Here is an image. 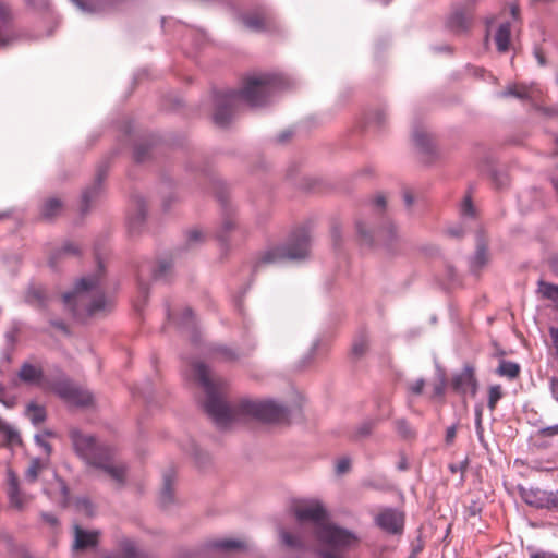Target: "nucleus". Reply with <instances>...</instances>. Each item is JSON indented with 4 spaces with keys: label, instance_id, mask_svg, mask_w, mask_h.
I'll return each instance as SVG.
<instances>
[{
    "label": "nucleus",
    "instance_id": "f257e3e1",
    "mask_svg": "<svg viewBox=\"0 0 558 558\" xmlns=\"http://www.w3.org/2000/svg\"><path fill=\"white\" fill-rule=\"evenodd\" d=\"M192 372L206 393L204 409L219 427H229L234 423L250 420L269 423L287 421V409L272 401L242 399L232 405L228 404L225 400L226 381L219 377H213L203 363H194Z\"/></svg>",
    "mask_w": 558,
    "mask_h": 558
},
{
    "label": "nucleus",
    "instance_id": "f03ea898",
    "mask_svg": "<svg viewBox=\"0 0 558 558\" xmlns=\"http://www.w3.org/2000/svg\"><path fill=\"white\" fill-rule=\"evenodd\" d=\"M293 513L298 521L314 524L319 558H344V553L359 542L352 532L327 522V511L318 500L295 502Z\"/></svg>",
    "mask_w": 558,
    "mask_h": 558
},
{
    "label": "nucleus",
    "instance_id": "7ed1b4c3",
    "mask_svg": "<svg viewBox=\"0 0 558 558\" xmlns=\"http://www.w3.org/2000/svg\"><path fill=\"white\" fill-rule=\"evenodd\" d=\"M277 83V78L268 74H254L245 77L240 90H231L217 97L214 113L215 124L220 128L227 126L242 102L251 107L265 105Z\"/></svg>",
    "mask_w": 558,
    "mask_h": 558
},
{
    "label": "nucleus",
    "instance_id": "20e7f679",
    "mask_svg": "<svg viewBox=\"0 0 558 558\" xmlns=\"http://www.w3.org/2000/svg\"><path fill=\"white\" fill-rule=\"evenodd\" d=\"M70 439L75 453L87 465L104 471L118 486L124 484L126 469L116 460V450L112 447L98 444L93 435L76 428L70 430Z\"/></svg>",
    "mask_w": 558,
    "mask_h": 558
},
{
    "label": "nucleus",
    "instance_id": "39448f33",
    "mask_svg": "<svg viewBox=\"0 0 558 558\" xmlns=\"http://www.w3.org/2000/svg\"><path fill=\"white\" fill-rule=\"evenodd\" d=\"M102 274L104 267L99 264L95 275L82 278L71 293L63 295L65 305L71 306L75 315H99L111 307V301L105 296Z\"/></svg>",
    "mask_w": 558,
    "mask_h": 558
},
{
    "label": "nucleus",
    "instance_id": "423d86ee",
    "mask_svg": "<svg viewBox=\"0 0 558 558\" xmlns=\"http://www.w3.org/2000/svg\"><path fill=\"white\" fill-rule=\"evenodd\" d=\"M310 252V235L305 229L295 231L286 245H276L265 250L256 260V268L279 264L286 260L303 259Z\"/></svg>",
    "mask_w": 558,
    "mask_h": 558
},
{
    "label": "nucleus",
    "instance_id": "0eeeda50",
    "mask_svg": "<svg viewBox=\"0 0 558 558\" xmlns=\"http://www.w3.org/2000/svg\"><path fill=\"white\" fill-rule=\"evenodd\" d=\"M523 501L537 509L558 510V492L544 490L538 487L519 486Z\"/></svg>",
    "mask_w": 558,
    "mask_h": 558
},
{
    "label": "nucleus",
    "instance_id": "6e6552de",
    "mask_svg": "<svg viewBox=\"0 0 558 558\" xmlns=\"http://www.w3.org/2000/svg\"><path fill=\"white\" fill-rule=\"evenodd\" d=\"M375 523L389 534H402L404 529V514L397 509L384 508L375 517Z\"/></svg>",
    "mask_w": 558,
    "mask_h": 558
},
{
    "label": "nucleus",
    "instance_id": "1a4fd4ad",
    "mask_svg": "<svg viewBox=\"0 0 558 558\" xmlns=\"http://www.w3.org/2000/svg\"><path fill=\"white\" fill-rule=\"evenodd\" d=\"M60 398L73 405L85 407L92 403L93 397L89 391L84 390L69 381H61L54 387Z\"/></svg>",
    "mask_w": 558,
    "mask_h": 558
},
{
    "label": "nucleus",
    "instance_id": "9d476101",
    "mask_svg": "<svg viewBox=\"0 0 558 558\" xmlns=\"http://www.w3.org/2000/svg\"><path fill=\"white\" fill-rule=\"evenodd\" d=\"M451 388L457 393H471L474 396L477 389L474 369L471 366H465L460 373L453 375L451 378Z\"/></svg>",
    "mask_w": 558,
    "mask_h": 558
},
{
    "label": "nucleus",
    "instance_id": "9b49d317",
    "mask_svg": "<svg viewBox=\"0 0 558 558\" xmlns=\"http://www.w3.org/2000/svg\"><path fill=\"white\" fill-rule=\"evenodd\" d=\"M356 229L360 236L365 242L369 243H372L373 241H381L385 243H389L395 238V229L392 225H388L379 229H374L373 227L367 226L363 221H357Z\"/></svg>",
    "mask_w": 558,
    "mask_h": 558
},
{
    "label": "nucleus",
    "instance_id": "f8f14e48",
    "mask_svg": "<svg viewBox=\"0 0 558 558\" xmlns=\"http://www.w3.org/2000/svg\"><path fill=\"white\" fill-rule=\"evenodd\" d=\"M8 496L10 499V504L15 509H23L24 506L29 501V498L23 494H21L19 489V481L15 473L11 470L8 471Z\"/></svg>",
    "mask_w": 558,
    "mask_h": 558
},
{
    "label": "nucleus",
    "instance_id": "ddd939ff",
    "mask_svg": "<svg viewBox=\"0 0 558 558\" xmlns=\"http://www.w3.org/2000/svg\"><path fill=\"white\" fill-rule=\"evenodd\" d=\"M17 377L25 384L39 386L44 379V371L40 365L25 362L22 364Z\"/></svg>",
    "mask_w": 558,
    "mask_h": 558
},
{
    "label": "nucleus",
    "instance_id": "4468645a",
    "mask_svg": "<svg viewBox=\"0 0 558 558\" xmlns=\"http://www.w3.org/2000/svg\"><path fill=\"white\" fill-rule=\"evenodd\" d=\"M207 547L209 549L229 553L235 550H245L247 548V543L242 539L222 538L208 542Z\"/></svg>",
    "mask_w": 558,
    "mask_h": 558
},
{
    "label": "nucleus",
    "instance_id": "2eb2a0df",
    "mask_svg": "<svg viewBox=\"0 0 558 558\" xmlns=\"http://www.w3.org/2000/svg\"><path fill=\"white\" fill-rule=\"evenodd\" d=\"M472 21V13L464 9L454 10L448 19V26L454 32L465 31Z\"/></svg>",
    "mask_w": 558,
    "mask_h": 558
},
{
    "label": "nucleus",
    "instance_id": "dca6fc26",
    "mask_svg": "<svg viewBox=\"0 0 558 558\" xmlns=\"http://www.w3.org/2000/svg\"><path fill=\"white\" fill-rule=\"evenodd\" d=\"M98 539V533L86 532L80 526H75V542L74 547L76 549H85L87 547L95 546Z\"/></svg>",
    "mask_w": 558,
    "mask_h": 558
},
{
    "label": "nucleus",
    "instance_id": "f3484780",
    "mask_svg": "<svg viewBox=\"0 0 558 558\" xmlns=\"http://www.w3.org/2000/svg\"><path fill=\"white\" fill-rule=\"evenodd\" d=\"M510 23L500 24L495 35V43L499 52L504 53L508 51L510 45Z\"/></svg>",
    "mask_w": 558,
    "mask_h": 558
},
{
    "label": "nucleus",
    "instance_id": "a211bd4d",
    "mask_svg": "<svg viewBox=\"0 0 558 558\" xmlns=\"http://www.w3.org/2000/svg\"><path fill=\"white\" fill-rule=\"evenodd\" d=\"M62 209V202L57 197H50L41 205L40 214L45 219H53L61 214Z\"/></svg>",
    "mask_w": 558,
    "mask_h": 558
},
{
    "label": "nucleus",
    "instance_id": "6ab92c4d",
    "mask_svg": "<svg viewBox=\"0 0 558 558\" xmlns=\"http://www.w3.org/2000/svg\"><path fill=\"white\" fill-rule=\"evenodd\" d=\"M25 300L32 306L44 307L47 302V294L45 289L40 287H32L28 289Z\"/></svg>",
    "mask_w": 558,
    "mask_h": 558
},
{
    "label": "nucleus",
    "instance_id": "aec40b11",
    "mask_svg": "<svg viewBox=\"0 0 558 558\" xmlns=\"http://www.w3.org/2000/svg\"><path fill=\"white\" fill-rule=\"evenodd\" d=\"M244 25L252 31H264L269 25V19L264 14L247 15L243 19Z\"/></svg>",
    "mask_w": 558,
    "mask_h": 558
},
{
    "label": "nucleus",
    "instance_id": "412c9836",
    "mask_svg": "<svg viewBox=\"0 0 558 558\" xmlns=\"http://www.w3.org/2000/svg\"><path fill=\"white\" fill-rule=\"evenodd\" d=\"M26 416L35 425L43 423L46 420V409L35 402H31L25 412Z\"/></svg>",
    "mask_w": 558,
    "mask_h": 558
},
{
    "label": "nucleus",
    "instance_id": "4be33fe9",
    "mask_svg": "<svg viewBox=\"0 0 558 558\" xmlns=\"http://www.w3.org/2000/svg\"><path fill=\"white\" fill-rule=\"evenodd\" d=\"M497 374L508 377L509 379H514L520 374V365L511 361H501L497 368Z\"/></svg>",
    "mask_w": 558,
    "mask_h": 558
},
{
    "label": "nucleus",
    "instance_id": "5701e85b",
    "mask_svg": "<svg viewBox=\"0 0 558 558\" xmlns=\"http://www.w3.org/2000/svg\"><path fill=\"white\" fill-rule=\"evenodd\" d=\"M174 474L167 473L163 476V487L160 494V501L163 506L170 504L173 499V488H172V482H173Z\"/></svg>",
    "mask_w": 558,
    "mask_h": 558
},
{
    "label": "nucleus",
    "instance_id": "b1692460",
    "mask_svg": "<svg viewBox=\"0 0 558 558\" xmlns=\"http://www.w3.org/2000/svg\"><path fill=\"white\" fill-rule=\"evenodd\" d=\"M489 255L485 243L480 242L477 245L476 253L472 260V268L474 270L481 269L488 263Z\"/></svg>",
    "mask_w": 558,
    "mask_h": 558
},
{
    "label": "nucleus",
    "instance_id": "393cba45",
    "mask_svg": "<svg viewBox=\"0 0 558 558\" xmlns=\"http://www.w3.org/2000/svg\"><path fill=\"white\" fill-rule=\"evenodd\" d=\"M44 466L45 465L40 461V459H38V458L32 459L29 462V465L25 472L26 480L32 483L36 482V480L38 478V475L43 471Z\"/></svg>",
    "mask_w": 558,
    "mask_h": 558
},
{
    "label": "nucleus",
    "instance_id": "a878e982",
    "mask_svg": "<svg viewBox=\"0 0 558 558\" xmlns=\"http://www.w3.org/2000/svg\"><path fill=\"white\" fill-rule=\"evenodd\" d=\"M396 430L400 435V437L404 439H412L415 437V432L412 426L403 418L397 420L395 422Z\"/></svg>",
    "mask_w": 558,
    "mask_h": 558
},
{
    "label": "nucleus",
    "instance_id": "bb28decb",
    "mask_svg": "<svg viewBox=\"0 0 558 558\" xmlns=\"http://www.w3.org/2000/svg\"><path fill=\"white\" fill-rule=\"evenodd\" d=\"M539 291L542 292L544 298L551 300L558 304V286L541 281Z\"/></svg>",
    "mask_w": 558,
    "mask_h": 558
},
{
    "label": "nucleus",
    "instance_id": "cd10ccee",
    "mask_svg": "<svg viewBox=\"0 0 558 558\" xmlns=\"http://www.w3.org/2000/svg\"><path fill=\"white\" fill-rule=\"evenodd\" d=\"M235 226H236L235 219L233 218V216L228 215L227 217L223 218L221 227L217 233V236L221 241H226L228 233L231 232L232 230H234Z\"/></svg>",
    "mask_w": 558,
    "mask_h": 558
},
{
    "label": "nucleus",
    "instance_id": "c85d7f7f",
    "mask_svg": "<svg viewBox=\"0 0 558 558\" xmlns=\"http://www.w3.org/2000/svg\"><path fill=\"white\" fill-rule=\"evenodd\" d=\"M281 538H282V542L284 543V545H287L290 548L299 549V548H302L304 546V543L301 539V537L298 536V535H294L292 533L283 531L281 533Z\"/></svg>",
    "mask_w": 558,
    "mask_h": 558
},
{
    "label": "nucleus",
    "instance_id": "c756f323",
    "mask_svg": "<svg viewBox=\"0 0 558 558\" xmlns=\"http://www.w3.org/2000/svg\"><path fill=\"white\" fill-rule=\"evenodd\" d=\"M98 194H99L98 184H95L93 187L84 191V193L82 195V205H81L82 211L87 210L88 204L90 202H93L98 196Z\"/></svg>",
    "mask_w": 558,
    "mask_h": 558
},
{
    "label": "nucleus",
    "instance_id": "7c9ffc66",
    "mask_svg": "<svg viewBox=\"0 0 558 558\" xmlns=\"http://www.w3.org/2000/svg\"><path fill=\"white\" fill-rule=\"evenodd\" d=\"M117 558H146L143 554L138 553L133 543L125 542L122 545V553Z\"/></svg>",
    "mask_w": 558,
    "mask_h": 558
},
{
    "label": "nucleus",
    "instance_id": "2f4dec72",
    "mask_svg": "<svg viewBox=\"0 0 558 558\" xmlns=\"http://www.w3.org/2000/svg\"><path fill=\"white\" fill-rule=\"evenodd\" d=\"M415 144L424 150H428L430 148V137L424 131H415L413 135Z\"/></svg>",
    "mask_w": 558,
    "mask_h": 558
},
{
    "label": "nucleus",
    "instance_id": "473e14b6",
    "mask_svg": "<svg viewBox=\"0 0 558 558\" xmlns=\"http://www.w3.org/2000/svg\"><path fill=\"white\" fill-rule=\"evenodd\" d=\"M502 397V390L499 385L492 386L488 391V407L490 410H494L496 408L497 402Z\"/></svg>",
    "mask_w": 558,
    "mask_h": 558
},
{
    "label": "nucleus",
    "instance_id": "72a5a7b5",
    "mask_svg": "<svg viewBox=\"0 0 558 558\" xmlns=\"http://www.w3.org/2000/svg\"><path fill=\"white\" fill-rule=\"evenodd\" d=\"M368 349V341L365 337H360L356 339L352 345V353L360 357L362 356Z\"/></svg>",
    "mask_w": 558,
    "mask_h": 558
},
{
    "label": "nucleus",
    "instance_id": "f704fd0d",
    "mask_svg": "<svg viewBox=\"0 0 558 558\" xmlns=\"http://www.w3.org/2000/svg\"><path fill=\"white\" fill-rule=\"evenodd\" d=\"M0 433L4 435L9 442H14L19 439V434L7 423L0 418Z\"/></svg>",
    "mask_w": 558,
    "mask_h": 558
},
{
    "label": "nucleus",
    "instance_id": "c9c22d12",
    "mask_svg": "<svg viewBox=\"0 0 558 558\" xmlns=\"http://www.w3.org/2000/svg\"><path fill=\"white\" fill-rule=\"evenodd\" d=\"M529 95V89L525 86L514 85L509 87L502 93V96H514L517 98H525Z\"/></svg>",
    "mask_w": 558,
    "mask_h": 558
},
{
    "label": "nucleus",
    "instance_id": "e433bc0d",
    "mask_svg": "<svg viewBox=\"0 0 558 558\" xmlns=\"http://www.w3.org/2000/svg\"><path fill=\"white\" fill-rule=\"evenodd\" d=\"M425 387V380L423 378L407 384V390L413 396H420Z\"/></svg>",
    "mask_w": 558,
    "mask_h": 558
},
{
    "label": "nucleus",
    "instance_id": "4c0bfd02",
    "mask_svg": "<svg viewBox=\"0 0 558 558\" xmlns=\"http://www.w3.org/2000/svg\"><path fill=\"white\" fill-rule=\"evenodd\" d=\"M461 214L463 216L474 217L476 214L475 207L473 206L472 199L470 196H466L461 204Z\"/></svg>",
    "mask_w": 558,
    "mask_h": 558
},
{
    "label": "nucleus",
    "instance_id": "58836bf2",
    "mask_svg": "<svg viewBox=\"0 0 558 558\" xmlns=\"http://www.w3.org/2000/svg\"><path fill=\"white\" fill-rule=\"evenodd\" d=\"M77 509L83 512L84 514L86 515H92L94 513V506L93 504L86 499V498H83V499H80L77 500Z\"/></svg>",
    "mask_w": 558,
    "mask_h": 558
},
{
    "label": "nucleus",
    "instance_id": "ea45409f",
    "mask_svg": "<svg viewBox=\"0 0 558 558\" xmlns=\"http://www.w3.org/2000/svg\"><path fill=\"white\" fill-rule=\"evenodd\" d=\"M54 485L60 490V502L64 505L66 502L68 496H69L68 486L65 485L64 481H62L58 477L54 481Z\"/></svg>",
    "mask_w": 558,
    "mask_h": 558
},
{
    "label": "nucleus",
    "instance_id": "a19ab883",
    "mask_svg": "<svg viewBox=\"0 0 558 558\" xmlns=\"http://www.w3.org/2000/svg\"><path fill=\"white\" fill-rule=\"evenodd\" d=\"M170 269V265L166 262H161L157 267L153 269L154 279H160L166 275L167 270Z\"/></svg>",
    "mask_w": 558,
    "mask_h": 558
},
{
    "label": "nucleus",
    "instance_id": "79ce46f5",
    "mask_svg": "<svg viewBox=\"0 0 558 558\" xmlns=\"http://www.w3.org/2000/svg\"><path fill=\"white\" fill-rule=\"evenodd\" d=\"M350 459L348 458H341L337 461L336 464V472L338 474H344L350 470Z\"/></svg>",
    "mask_w": 558,
    "mask_h": 558
},
{
    "label": "nucleus",
    "instance_id": "37998d69",
    "mask_svg": "<svg viewBox=\"0 0 558 558\" xmlns=\"http://www.w3.org/2000/svg\"><path fill=\"white\" fill-rule=\"evenodd\" d=\"M78 253V247L77 245L73 244V243H66L64 244L61 250L58 252V255L59 256H62V255H75Z\"/></svg>",
    "mask_w": 558,
    "mask_h": 558
},
{
    "label": "nucleus",
    "instance_id": "c03bdc74",
    "mask_svg": "<svg viewBox=\"0 0 558 558\" xmlns=\"http://www.w3.org/2000/svg\"><path fill=\"white\" fill-rule=\"evenodd\" d=\"M538 434L542 437H554L558 435V424L541 428Z\"/></svg>",
    "mask_w": 558,
    "mask_h": 558
},
{
    "label": "nucleus",
    "instance_id": "a18cd8bd",
    "mask_svg": "<svg viewBox=\"0 0 558 558\" xmlns=\"http://www.w3.org/2000/svg\"><path fill=\"white\" fill-rule=\"evenodd\" d=\"M204 239V234L201 230L194 229L189 231L187 233V241L189 243H196Z\"/></svg>",
    "mask_w": 558,
    "mask_h": 558
},
{
    "label": "nucleus",
    "instance_id": "49530a36",
    "mask_svg": "<svg viewBox=\"0 0 558 558\" xmlns=\"http://www.w3.org/2000/svg\"><path fill=\"white\" fill-rule=\"evenodd\" d=\"M445 389H446V380L442 378L438 384L434 385L433 396L434 397H441V396H444Z\"/></svg>",
    "mask_w": 558,
    "mask_h": 558
},
{
    "label": "nucleus",
    "instance_id": "de8ad7c7",
    "mask_svg": "<svg viewBox=\"0 0 558 558\" xmlns=\"http://www.w3.org/2000/svg\"><path fill=\"white\" fill-rule=\"evenodd\" d=\"M549 389L553 398L558 402V378L553 377L549 381Z\"/></svg>",
    "mask_w": 558,
    "mask_h": 558
},
{
    "label": "nucleus",
    "instance_id": "09e8293b",
    "mask_svg": "<svg viewBox=\"0 0 558 558\" xmlns=\"http://www.w3.org/2000/svg\"><path fill=\"white\" fill-rule=\"evenodd\" d=\"M530 558H558V555L550 551H534L530 555Z\"/></svg>",
    "mask_w": 558,
    "mask_h": 558
},
{
    "label": "nucleus",
    "instance_id": "8fccbe9b",
    "mask_svg": "<svg viewBox=\"0 0 558 558\" xmlns=\"http://www.w3.org/2000/svg\"><path fill=\"white\" fill-rule=\"evenodd\" d=\"M374 426H375V424L373 422H367L361 426V428L359 429V434L361 436L369 435L371 432L373 430Z\"/></svg>",
    "mask_w": 558,
    "mask_h": 558
},
{
    "label": "nucleus",
    "instance_id": "3c124183",
    "mask_svg": "<svg viewBox=\"0 0 558 558\" xmlns=\"http://www.w3.org/2000/svg\"><path fill=\"white\" fill-rule=\"evenodd\" d=\"M457 435L456 426H450L446 430V442L452 444Z\"/></svg>",
    "mask_w": 558,
    "mask_h": 558
},
{
    "label": "nucleus",
    "instance_id": "603ef678",
    "mask_svg": "<svg viewBox=\"0 0 558 558\" xmlns=\"http://www.w3.org/2000/svg\"><path fill=\"white\" fill-rule=\"evenodd\" d=\"M10 20V14L4 8H0V27L7 24Z\"/></svg>",
    "mask_w": 558,
    "mask_h": 558
},
{
    "label": "nucleus",
    "instance_id": "864d4df0",
    "mask_svg": "<svg viewBox=\"0 0 558 558\" xmlns=\"http://www.w3.org/2000/svg\"><path fill=\"white\" fill-rule=\"evenodd\" d=\"M183 319H184V324H186V325L193 324V313H192L191 308H185L183 311Z\"/></svg>",
    "mask_w": 558,
    "mask_h": 558
},
{
    "label": "nucleus",
    "instance_id": "5fc2aeb1",
    "mask_svg": "<svg viewBox=\"0 0 558 558\" xmlns=\"http://www.w3.org/2000/svg\"><path fill=\"white\" fill-rule=\"evenodd\" d=\"M548 333H549L550 342L556 341V339H558V326H550L548 328Z\"/></svg>",
    "mask_w": 558,
    "mask_h": 558
},
{
    "label": "nucleus",
    "instance_id": "6e6d98bb",
    "mask_svg": "<svg viewBox=\"0 0 558 558\" xmlns=\"http://www.w3.org/2000/svg\"><path fill=\"white\" fill-rule=\"evenodd\" d=\"M41 517H43V519H44L47 523H49V524H51V525L57 524V518H56L53 514H51V513H43V514H41Z\"/></svg>",
    "mask_w": 558,
    "mask_h": 558
},
{
    "label": "nucleus",
    "instance_id": "4d7b16f0",
    "mask_svg": "<svg viewBox=\"0 0 558 558\" xmlns=\"http://www.w3.org/2000/svg\"><path fill=\"white\" fill-rule=\"evenodd\" d=\"M375 205L377 208L379 209H384L385 205H386V198L385 196L383 195H378L376 198H375Z\"/></svg>",
    "mask_w": 558,
    "mask_h": 558
},
{
    "label": "nucleus",
    "instance_id": "13d9d810",
    "mask_svg": "<svg viewBox=\"0 0 558 558\" xmlns=\"http://www.w3.org/2000/svg\"><path fill=\"white\" fill-rule=\"evenodd\" d=\"M222 354H223L225 360H228V361H232V360L236 359V354L233 351L228 350V349H225L222 351Z\"/></svg>",
    "mask_w": 558,
    "mask_h": 558
},
{
    "label": "nucleus",
    "instance_id": "bf43d9fd",
    "mask_svg": "<svg viewBox=\"0 0 558 558\" xmlns=\"http://www.w3.org/2000/svg\"><path fill=\"white\" fill-rule=\"evenodd\" d=\"M535 56H536V58H537V60H538V63H539L541 65H544V64H545V58H544V56H543V53H542L541 49H535Z\"/></svg>",
    "mask_w": 558,
    "mask_h": 558
},
{
    "label": "nucleus",
    "instance_id": "052dcab7",
    "mask_svg": "<svg viewBox=\"0 0 558 558\" xmlns=\"http://www.w3.org/2000/svg\"><path fill=\"white\" fill-rule=\"evenodd\" d=\"M38 444L45 449L47 454L51 453V446H50V444H48L46 441H43V440H39V439H38Z\"/></svg>",
    "mask_w": 558,
    "mask_h": 558
},
{
    "label": "nucleus",
    "instance_id": "680f3d73",
    "mask_svg": "<svg viewBox=\"0 0 558 558\" xmlns=\"http://www.w3.org/2000/svg\"><path fill=\"white\" fill-rule=\"evenodd\" d=\"M550 268L554 272L558 274V257L550 260Z\"/></svg>",
    "mask_w": 558,
    "mask_h": 558
},
{
    "label": "nucleus",
    "instance_id": "e2e57ef3",
    "mask_svg": "<svg viewBox=\"0 0 558 558\" xmlns=\"http://www.w3.org/2000/svg\"><path fill=\"white\" fill-rule=\"evenodd\" d=\"M135 158L137 161L144 160V153L142 151V149L140 147L136 148V150H135Z\"/></svg>",
    "mask_w": 558,
    "mask_h": 558
},
{
    "label": "nucleus",
    "instance_id": "0e129e2a",
    "mask_svg": "<svg viewBox=\"0 0 558 558\" xmlns=\"http://www.w3.org/2000/svg\"><path fill=\"white\" fill-rule=\"evenodd\" d=\"M404 201L407 203L408 206H411L412 203H413V197L412 195L410 194V192H405L404 193Z\"/></svg>",
    "mask_w": 558,
    "mask_h": 558
},
{
    "label": "nucleus",
    "instance_id": "69168bd1",
    "mask_svg": "<svg viewBox=\"0 0 558 558\" xmlns=\"http://www.w3.org/2000/svg\"><path fill=\"white\" fill-rule=\"evenodd\" d=\"M145 217V211H144V208H143V205H140L138 206V216H137V220L138 222H141Z\"/></svg>",
    "mask_w": 558,
    "mask_h": 558
},
{
    "label": "nucleus",
    "instance_id": "338daca9",
    "mask_svg": "<svg viewBox=\"0 0 558 558\" xmlns=\"http://www.w3.org/2000/svg\"><path fill=\"white\" fill-rule=\"evenodd\" d=\"M448 232L452 236H460L463 233L462 230H456V229H449Z\"/></svg>",
    "mask_w": 558,
    "mask_h": 558
},
{
    "label": "nucleus",
    "instance_id": "774afa93",
    "mask_svg": "<svg viewBox=\"0 0 558 558\" xmlns=\"http://www.w3.org/2000/svg\"><path fill=\"white\" fill-rule=\"evenodd\" d=\"M551 183H553L555 191L558 193V178H553Z\"/></svg>",
    "mask_w": 558,
    "mask_h": 558
}]
</instances>
